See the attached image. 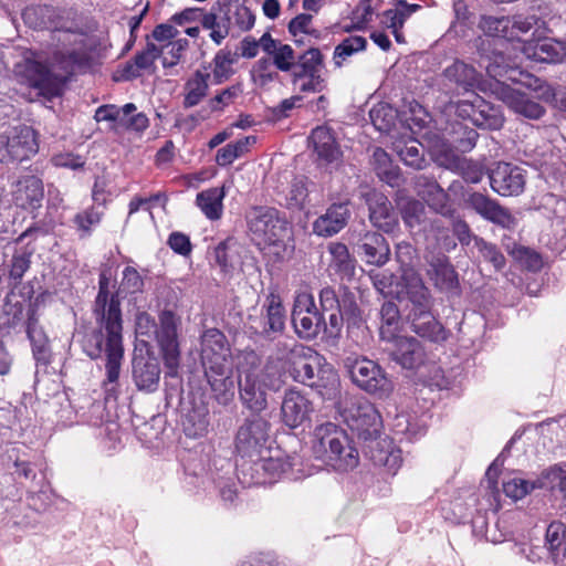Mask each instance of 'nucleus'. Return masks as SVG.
<instances>
[{
	"label": "nucleus",
	"instance_id": "1",
	"mask_svg": "<svg viewBox=\"0 0 566 566\" xmlns=\"http://www.w3.org/2000/svg\"><path fill=\"white\" fill-rule=\"evenodd\" d=\"M22 18L32 29L49 30L50 36L41 51L15 45L19 60L13 62V72L29 86L57 95L75 72L91 66L90 38L66 10L52 6H29Z\"/></svg>",
	"mask_w": 566,
	"mask_h": 566
},
{
	"label": "nucleus",
	"instance_id": "2",
	"mask_svg": "<svg viewBox=\"0 0 566 566\" xmlns=\"http://www.w3.org/2000/svg\"><path fill=\"white\" fill-rule=\"evenodd\" d=\"M336 400V408L347 426L357 436L369 441V454L371 461L379 467H385L389 472L396 473L401 464V452L390 448L388 439L377 440L382 428L381 417L375 406L365 397L342 394L339 391Z\"/></svg>",
	"mask_w": 566,
	"mask_h": 566
},
{
	"label": "nucleus",
	"instance_id": "3",
	"mask_svg": "<svg viewBox=\"0 0 566 566\" xmlns=\"http://www.w3.org/2000/svg\"><path fill=\"white\" fill-rule=\"evenodd\" d=\"M312 451L317 459L339 471L354 469L359 460L357 449L350 444L346 433L333 422H325L315 428Z\"/></svg>",
	"mask_w": 566,
	"mask_h": 566
},
{
	"label": "nucleus",
	"instance_id": "4",
	"mask_svg": "<svg viewBox=\"0 0 566 566\" xmlns=\"http://www.w3.org/2000/svg\"><path fill=\"white\" fill-rule=\"evenodd\" d=\"M108 286L109 280L105 274H102L93 313L105 331V354H124L120 303L117 294L111 295Z\"/></svg>",
	"mask_w": 566,
	"mask_h": 566
},
{
	"label": "nucleus",
	"instance_id": "5",
	"mask_svg": "<svg viewBox=\"0 0 566 566\" xmlns=\"http://www.w3.org/2000/svg\"><path fill=\"white\" fill-rule=\"evenodd\" d=\"M322 360L324 356H296L289 373L295 381L316 387L323 399L335 400L340 380L334 367Z\"/></svg>",
	"mask_w": 566,
	"mask_h": 566
},
{
	"label": "nucleus",
	"instance_id": "6",
	"mask_svg": "<svg viewBox=\"0 0 566 566\" xmlns=\"http://www.w3.org/2000/svg\"><path fill=\"white\" fill-rule=\"evenodd\" d=\"M418 290L407 293L410 302L408 319L412 331L423 339L432 343L444 342L448 337L447 331L431 313V296L426 285L416 282Z\"/></svg>",
	"mask_w": 566,
	"mask_h": 566
},
{
	"label": "nucleus",
	"instance_id": "7",
	"mask_svg": "<svg viewBox=\"0 0 566 566\" xmlns=\"http://www.w3.org/2000/svg\"><path fill=\"white\" fill-rule=\"evenodd\" d=\"M294 90L300 93H321L327 86L324 55L319 49L310 45L298 53L296 65L291 72Z\"/></svg>",
	"mask_w": 566,
	"mask_h": 566
},
{
	"label": "nucleus",
	"instance_id": "8",
	"mask_svg": "<svg viewBox=\"0 0 566 566\" xmlns=\"http://www.w3.org/2000/svg\"><path fill=\"white\" fill-rule=\"evenodd\" d=\"M271 423L260 413H252L239 426L234 438V450L241 458L253 460L268 453Z\"/></svg>",
	"mask_w": 566,
	"mask_h": 566
},
{
	"label": "nucleus",
	"instance_id": "9",
	"mask_svg": "<svg viewBox=\"0 0 566 566\" xmlns=\"http://www.w3.org/2000/svg\"><path fill=\"white\" fill-rule=\"evenodd\" d=\"M247 220L258 244H275L290 234L286 218L274 208L255 207L248 213Z\"/></svg>",
	"mask_w": 566,
	"mask_h": 566
},
{
	"label": "nucleus",
	"instance_id": "10",
	"mask_svg": "<svg viewBox=\"0 0 566 566\" xmlns=\"http://www.w3.org/2000/svg\"><path fill=\"white\" fill-rule=\"evenodd\" d=\"M352 380L363 390L379 398H387L392 389L391 380L381 367L367 356H356L347 364Z\"/></svg>",
	"mask_w": 566,
	"mask_h": 566
},
{
	"label": "nucleus",
	"instance_id": "11",
	"mask_svg": "<svg viewBox=\"0 0 566 566\" xmlns=\"http://www.w3.org/2000/svg\"><path fill=\"white\" fill-rule=\"evenodd\" d=\"M292 323L296 334L305 339H312L321 331H326L323 313L317 310L314 296L311 293L300 292L295 296Z\"/></svg>",
	"mask_w": 566,
	"mask_h": 566
},
{
	"label": "nucleus",
	"instance_id": "12",
	"mask_svg": "<svg viewBox=\"0 0 566 566\" xmlns=\"http://www.w3.org/2000/svg\"><path fill=\"white\" fill-rule=\"evenodd\" d=\"M457 114L483 129L496 130L504 124L501 111L476 93H471L470 98L460 99L457 103Z\"/></svg>",
	"mask_w": 566,
	"mask_h": 566
},
{
	"label": "nucleus",
	"instance_id": "13",
	"mask_svg": "<svg viewBox=\"0 0 566 566\" xmlns=\"http://www.w3.org/2000/svg\"><path fill=\"white\" fill-rule=\"evenodd\" d=\"M401 331L402 321L398 306L394 302H385L380 310V339L392 344L400 354H415L419 342L415 337L401 335Z\"/></svg>",
	"mask_w": 566,
	"mask_h": 566
},
{
	"label": "nucleus",
	"instance_id": "14",
	"mask_svg": "<svg viewBox=\"0 0 566 566\" xmlns=\"http://www.w3.org/2000/svg\"><path fill=\"white\" fill-rule=\"evenodd\" d=\"M4 145L9 161H23L39 150L35 132L25 125L9 127L4 130Z\"/></svg>",
	"mask_w": 566,
	"mask_h": 566
},
{
	"label": "nucleus",
	"instance_id": "15",
	"mask_svg": "<svg viewBox=\"0 0 566 566\" xmlns=\"http://www.w3.org/2000/svg\"><path fill=\"white\" fill-rule=\"evenodd\" d=\"M494 93L510 109L525 118L538 119L545 113V108L532 99L527 93L512 87L504 82H496Z\"/></svg>",
	"mask_w": 566,
	"mask_h": 566
},
{
	"label": "nucleus",
	"instance_id": "16",
	"mask_svg": "<svg viewBox=\"0 0 566 566\" xmlns=\"http://www.w3.org/2000/svg\"><path fill=\"white\" fill-rule=\"evenodd\" d=\"M522 53L535 62L562 63L566 60V41L538 34L523 43Z\"/></svg>",
	"mask_w": 566,
	"mask_h": 566
},
{
	"label": "nucleus",
	"instance_id": "17",
	"mask_svg": "<svg viewBox=\"0 0 566 566\" xmlns=\"http://www.w3.org/2000/svg\"><path fill=\"white\" fill-rule=\"evenodd\" d=\"M490 184L500 196H518L525 187L524 170L509 163H499L491 170Z\"/></svg>",
	"mask_w": 566,
	"mask_h": 566
},
{
	"label": "nucleus",
	"instance_id": "18",
	"mask_svg": "<svg viewBox=\"0 0 566 566\" xmlns=\"http://www.w3.org/2000/svg\"><path fill=\"white\" fill-rule=\"evenodd\" d=\"M312 401L298 390L285 391L281 403V418L289 428H297L310 419Z\"/></svg>",
	"mask_w": 566,
	"mask_h": 566
},
{
	"label": "nucleus",
	"instance_id": "19",
	"mask_svg": "<svg viewBox=\"0 0 566 566\" xmlns=\"http://www.w3.org/2000/svg\"><path fill=\"white\" fill-rule=\"evenodd\" d=\"M365 197L373 226L384 232H392L398 226V217L390 200L375 190L367 192Z\"/></svg>",
	"mask_w": 566,
	"mask_h": 566
},
{
	"label": "nucleus",
	"instance_id": "20",
	"mask_svg": "<svg viewBox=\"0 0 566 566\" xmlns=\"http://www.w3.org/2000/svg\"><path fill=\"white\" fill-rule=\"evenodd\" d=\"M468 205L483 219L497 226L507 229L515 226V219L510 211L483 193H471L468 198Z\"/></svg>",
	"mask_w": 566,
	"mask_h": 566
},
{
	"label": "nucleus",
	"instance_id": "21",
	"mask_svg": "<svg viewBox=\"0 0 566 566\" xmlns=\"http://www.w3.org/2000/svg\"><path fill=\"white\" fill-rule=\"evenodd\" d=\"M427 275L434 287L444 293H455L459 289L458 274L448 256L439 254L429 261Z\"/></svg>",
	"mask_w": 566,
	"mask_h": 566
},
{
	"label": "nucleus",
	"instance_id": "22",
	"mask_svg": "<svg viewBox=\"0 0 566 566\" xmlns=\"http://www.w3.org/2000/svg\"><path fill=\"white\" fill-rule=\"evenodd\" d=\"M44 197L43 182L35 176H24L18 180L14 190V202L25 210H35L41 207Z\"/></svg>",
	"mask_w": 566,
	"mask_h": 566
},
{
	"label": "nucleus",
	"instance_id": "23",
	"mask_svg": "<svg viewBox=\"0 0 566 566\" xmlns=\"http://www.w3.org/2000/svg\"><path fill=\"white\" fill-rule=\"evenodd\" d=\"M18 290L19 292L14 287L11 289L2 306L3 315L7 316V324L10 327H15L24 321L25 303L30 302L34 293L31 283L22 284Z\"/></svg>",
	"mask_w": 566,
	"mask_h": 566
},
{
	"label": "nucleus",
	"instance_id": "24",
	"mask_svg": "<svg viewBox=\"0 0 566 566\" xmlns=\"http://www.w3.org/2000/svg\"><path fill=\"white\" fill-rule=\"evenodd\" d=\"M415 189L418 196L436 212L448 214L451 211L447 192L434 179L423 175L418 176L415 181Z\"/></svg>",
	"mask_w": 566,
	"mask_h": 566
},
{
	"label": "nucleus",
	"instance_id": "25",
	"mask_svg": "<svg viewBox=\"0 0 566 566\" xmlns=\"http://www.w3.org/2000/svg\"><path fill=\"white\" fill-rule=\"evenodd\" d=\"M349 214L348 203H334L315 220L313 230L319 237L336 234L347 224Z\"/></svg>",
	"mask_w": 566,
	"mask_h": 566
},
{
	"label": "nucleus",
	"instance_id": "26",
	"mask_svg": "<svg viewBox=\"0 0 566 566\" xmlns=\"http://www.w3.org/2000/svg\"><path fill=\"white\" fill-rule=\"evenodd\" d=\"M542 205L549 211L547 217L553 220L552 226L556 231L557 239L552 249L562 251L566 247V201L553 193H546L542 198Z\"/></svg>",
	"mask_w": 566,
	"mask_h": 566
},
{
	"label": "nucleus",
	"instance_id": "27",
	"mask_svg": "<svg viewBox=\"0 0 566 566\" xmlns=\"http://www.w3.org/2000/svg\"><path fill=\"white\" fill-rule=\"evenodd\" d=\"M444 77L458 90L463 91L468 98L471 97V93H475L474 90L480 84V73L470 64L463 61H454L443 71Z\"/></svg>",
	"mask_w": 566,
	"mask_h": 566
},
{
	"label": "nucleus",
	"instance_id": "28",
	"mask_svg": "<svg viewBox=\"0 0 566 566\" xmlns=\"http://www.w3.org/2000/svg\"><path fill=\"white\" fill-rule=\"evenodd\" d=\"M133 376L139 389H154L160 376L159 356H134Z\"/></svg>",
	"mask_w": 566,
	"mask_h": 566
},
{
	"label": "nucleus",
	"instance_id": "29",
	"mask_svg": "<svg viewBox=\"0 0 566 566\" xmlns=\"http://www.w3.org/2000/svg\"><path fill=\"white\" fill-rule=\"evenodd\" d=\"M396 259L400 264L401 271V281L403 284V289L406 290V294L409 292L417 291L416 287L419 281L420 285H424L420 275L415 271V261L417 259L416 249L407 242H400L396 248Z\"/></svg>",
	"mask_w": 566,
	"mask_h": 566
},
{
	"label": "nucleus",
	"instance_id": "30",
	"mask_svg": "<svg viewBox=\"0 0 566 566\" xmlns=\"http://www.w3.org/2000/svg\"><path fill=\"white\" fill-rule=\"evenodd\" d=\"M358 252L367 263L381 266L388 261L390 249L382 234L366 232L359 239Z\"/></svg>",
	"mask_w": 566,
	"mask_h": 566
},
{
	"label": "nucleus",
	"instance_id": "31",
	"mask_svg": "<svg viewBox=\"0 0 566 566\" xmlns=\"http://www.w3.org/2000/svg\"><path fill=\"white\" fill-rule=\"evenodd\" d=\"M159 328L156 332L161 354H179L178 325L179 319L171 311H164L159 317Z\"/></svg>",
	"mask_w": 566,
	"mask_h": 566
},
{
	"label": "nucleus",
	"instance_id": "32",
	"mask_svg": "<svg viewBox=\"0 0 566 566\" xmlns=\"http://www.w3.org/2000/svg\"><path fill=\"white\" fill-rule=\"evenodd\" d=\"M49 296L48 292L39 294L29 304L27 313V333L32 345L33 354H44L49 347V339L44 331L38 325L36 308Z\"/></svg>",
	"mask_w": 566,
	"mask_h": 566
},
{
	"label": "nucleus",
	"instance_id": "33",
	"mask_svg": "<svg viewBox=\"0 0 566 566\" xmlns=\"http://www.w3.org/2000/svg\"><path fill=\"white\" fill-rule=\"evenodd\" d=\"M209 413L207 403L203 401H193L182 420V428L186 436L195 439L206 436L210 427Z\"/></svg>",
	"mask_w": 566,
	"mask_h": 566
},
{
	"label": "nucleus",
	"instance_id": "34",
	"mask_svg": "<svg viewBox=\"0 0 566 566\" xmlns=\"http://www.w3.org/2000/svg\"><path fill=\"white\" fill-rule=\"evenodd\" d=\"M239 386L240 398L250 410L254 411V413H260L266 408L265 391L252 373L245 374L244 378L239 380Z\"/></svg>",
	"mask_w": 566,
	"mask_h": 566
},
{
	"label": "nucleus",
	"instance_id": "35",
	"mask_svg": "<svg viewBox=\"0 0 566 566\" xmlns=\"http://www.w3.org/2000/svg\"><path fill=\"white\" fill-rule=\"evenodd\" d=\"M238 54L228 49L219 50L212 61L201 69L205 72L211 70L212 83L216 85L222 84L228 81L233 74V65L238 62Z\"/></svg>",
	"mask_w": 566,
	"mask_h": 566
},
{
	"label": "nucleus",
	"instance_id": "36",
	"mask_svg": "<svg viewBox=\"0 0 566 566\" xmlns=\"http://www.w3.org/2000/svg\"><path fill=\"white\" fill-rule=\"evenodd\" d=\"M210 77V72L199 69L186 81L182 102L185 108L197 106L207 96Z\"/></svg>",
	"mask_w": 566,
	"mask_h": 566
},
{
	"label": "nucleus",
	"instance_id": "37",
	"mask_svg": "<svg viewBox=\"0 0 566 566\" xmlns=\"http://www.w3.org/2000/svg\"><path fill=\"white\" fill-rule=\"evenodd\" d=\"M311 140L318 158L327 164L336 163L342 156L339 147L331 130L326 127H316L311 134Z\"/></svg>",
	"mask_w": 566,
	"mask_h": 566
},
{
	"label": "nucleus",
	"instance_id": "38",
	"mask_svg": "<svg viewBox=\"0 0 566 566\" xmlns=\"http://www.w3.org/2000/svg\"><path fill=\"white\" fill-rule=\"evenodd\" d=\"M329 253V271L342 279L350 277L355 271V260L350 256L347 247L340 242H332L327 247Z\"/></svg>",
	"mask_w": 566,
	"mask_h": 566
},
{
	"label": "nucleus",
	"instance_id": "39",
	"mask_svg": "<svg viewBox=\"0 0 566 566\" xmlns=\"http://www.w3.org/2000/svg\"><path fill=\"white\" fill-rule=\"evenodd\" d=\"M226 192L222 188H209L199 192L196 197V203L201 212L209 220H219L223 212V199Z\"/></svg>",
	"mask_w": 566,
	"mask_h": 566
},
{
	"label": "nucleus",
	"instance_id": "40",
	"mask_svg": "<svg viewBox=\"0 0 566 566\" xmlns=\"http://www.w3.org/2000/svg\"><path fill=\"white\" fill-rule=\"evenodd\" d=\"M220 10L221 6L217 3L209 12L201 13V25L210 31L209 36L217 45H220L229 35V18L219 15Z\"/></svg>",
	"mask_w": 566,
	"mask_h": 566
},
{
	"label": "nucleus",
	"instance_id": "41",
	"mask_svg": "<svg viewBox=\"0 0 566 566\" xmlns=\"http://www.w3.org/2000/svg\"><path fill=\"white\" fill-rule=\"evenodd\" d=\"M564 416L558 419H551L537 426V431L543 438L544 447L555 449L566 446V430Z\"/></svg>",
	"mask_w": 566,
	"mask_h": 566
},
{
	"label": "nucleus",
	"instance_id": "42",
	"mask_svg": "<svg viewBox=\"0 0 566 566\" xmlns=\"http://www.w3.org/2000/svg\"><path fill=\"white\" fill-rule=\"evenodd\" d=\"M161 49L151 42H148L146 48L137 53L130 63H127L124 72L127 78L139 76L140 70L149 69L154 62L160 56Z\"/></svg>",
	"mask_w": 566,
	"mask_h": 566
},
{
	"label": "nucleus",
	"instance_id": "43",
	"mask_svg": "<svg viewBox=\"0 0 566 566\" xmlns=\"http://www.w3.org/2000/svg\"><path fill=\"white\" fill-rule=\"evenodd\" d=\"M546 488L543 472L534 480L528 481L521 478H512L503 482V491L506 496L513 500H521L526 496L532 490Z\"/></svg>",
	"mask_w": 566,
	"mask_h": 566
},
{
	"label": "nucleus",
	"instance_id": "44",
	"mask_svg": "<svg viewBox=\"0 0 566 566\" xmlns=\"http://www.w3.org/2000/svg\"><path fill=\"white\" fill-rule=\"evenodd\" d=\"M265 327L272 332H281L285 324V310L281 297L270 293L265 301Z\"/></svg>",
	"mask_w": 566,
	"mask_h": 566
},
{
	"label": "nucleus",
	"instance_id": "45",
	"mask_svg": "<svg viewBox=\"0 0 566 566\" xmlns=\"http://www.w3.org/2000/svg\"><path fill=\"white\" fill-rule=\"evenodd\" d=\"M313 17L307 13H301L293 18L289 23V32L294 38L297 45L305 44V38H319V31L312 25Z\"/></svg>",
	"mask_w": 566,
	"mask_h": 566
},
{
	"label": "nucleus",
	"instance_id": "46",
	"mask_svg": "<svg viewBox=\"0 0 566 566\" xmlns=\"http://www.w3.org/2000/svg\"><path fill=\"white\" fill-rule=\"evenodd\" d=\"M367 40L360 35H350L335 46L333 61L336 67L343 66L352 55L366 49Z\"/></svg>",
	"mask_w": 566,
	"mask_h": 566
},
{
	"label": "nucleus",
	"instance_id": "47",
	"mask_svg": "<svg viewBox=\"0 0 566 566\" xmlns=\"http://www.w3.org/2000/svg\"><path fill=\"white\" fill-rule=\"evenodd\" d=\"M420 8L419 4H409L405 0H397L394 8L381 14L380 22L385 27H403L406 20Z\"/></svg>",
	"mask_w": 566,
	"mask_h": 566
},
{
	"label": "nucleus",
	"instance_id": "48",
	"mask_svg": "<svg viewBox=\"0 0 566 566\" xmlns=\"http://www.w3.org/2000/svg\"><path fill=\"white\" fill-rule=\"evenodd\" d=\"M32 253V251L27 249H19L13 253L12 259L8 265L9 279L14 281L12 287L20 289V282L25 272L30 269Z\"/></svg>",
	"mask_w": 566,
	"mask_h": 566
},
{
	"label": "nucleus",
	"instance_id": "49",
	"mask_svg": "<svg viewBox=\"0 0 566 566\" xmlns=\"http://www.w3.org/2000/svg\"><path fill=\"white\" fill-rule=\"evenodd\" d=\"M510 27L509 17L483 15L479 22V28L488 36L511 38Z\"/></svg>",
	"mask_w": 566,
	"mask_h": 566
},
{
	"label": "nucleus",
	"instance_id": "50",
	"mask_svg": "<svg viewBox=\"0 0 566 566\" xmlns=\"http://www.w3.org/2000/svg\"><path fill=\"white\" fill-rule=\"evenodd\" d=\"M472 253L478 252L479 258L492 263L496 270H501L505 264V258L493 243L486 242L484 239H474V247L470 250Z\"/></svg>",
	"mask_w": 566,
	"mask_h": 566
},
{
	"label": "nucleus",
	"instance_id": "51",
	"mask_svg": "<svg viewBox=\"0 0 566 566\" xmlns=\"http://www.w3.org/2000/svg\"><path fill=\"white\" fill-rule=\"evenodd\" d=\"M565 539V525L552 522L546 530V545L555 563L562 562V547Z\"/></svg>",
	"mask_w": 566,
	"mask_h": 566
},
{
	"label": "nucleus",
	"instance_id": "52",
	"mask_svg": "<svg viewBox=\"0 0 566 566\" xmlns=\"http://www.w3.org/2000/svg\"><path fill=\"white\" fill-rule=\"evenodd\" d=\"M229 349L224 334L217 328H209L201 335V354H220Z\"/></svg>",
	"mask_w": 566,
	"mask_h": 566
},
{
	"label": "nucleus",
	"instance_id": "53",
	"mask_svg": "<svg viewBox=\"0 0 566 566\" xmlns=\"http://www.w3.org/2000/svg\"><path fill=\"white\" fill-rule=\"evenodd\" d=\"M262 453L261 457H255L252 462V468L255 472L263 471L269 478H275L281 473L287 471L289 464L279 458L265 457Z\"/></svg>",
	"mask_w": 566,
	"mask_h": 566
},
{
	"label": "nucleus",
	"instance_id": "54",
	"mask_svg": "<svg viewBox=\"0 0 566 566\" xmlns=\"http://www.w3.org/2000/svg\"><path fill=\"white\" fill-rule=\"evenodd\" d=\"M308 197V189L306 179L296 177L290 185L289 191L285 196L286 206L289 209H302Z\"/></svg>",
	"mask_w": 566,
	"mask_h": 566
},
{
	"label": "nucleus",
	"instance_id": "55",
	"mask_svg": "<svg viewBox=\"0 0 566 566\" xmlns=\"http://www.w3.org/2000/svg\"><path fill=\"white\" fill-rule=\"evenodd\" d=\"M369 117L373 125L379 132H388L395 123L394 109L385 103L375 105L370 112Z\"/></svg>",
	"mask_w": 566,
	"mask_h": 566
},
{
	"label": "nucleus",
	"instance_id": "56",
	"mask_svg": "<svg viewBox=\"0 0 566 566\" xmlns=\"http://www.w3.org/2000/svg\"><path fill=\"white\" fill-rule=\"evenodd\" d=\"M242 93V84L235 83L216 94L209 101V106L212 112H221L224 107L231 105Z\"/></svg>",
	"mask_w": 566,
	"mask_h": 566
},
{
	"label": "nucleus",
	"instance_id": "57",
	"mask_svg": "<svg viewBox=\"0 0 566 566\" xmlns=\"http://www.w3.org/2000/svg\"><path fill=\"white\" fill-rule=\"evenodd\" d=\"M546 486L558 490L566 499V463L554 464L543 471Z\"/></svg>",
	"mask_w": 566,
	"mask_h": 566
},
{
	"label": "nucleus",
	"instance_id": "58",
	"mask_svg": "<svg viewBox=\"0 0 566 566\" xmlns=\"http://www.w3.org/2000/svg\"><path fill=\"white\" fill-rule=\"evenodd\" d=\"M144 289V279L134 266H126L119 285V292L126 294L140 293Z\"/></svg>",
	"mask_w": 566,
	"mask_h": 566
},
{
	"label": "nucleus",
	"instance_id": "59",
	"mask_svg": "<svg viewBox=\"0 0 566 566\" xmlns=\"http://www.w3.org/2000/svg\"><path fill=\"white\" fill-rule=\"evenodd\" d=\"M297 55L291 45L281 43L272 56L273 64L282 72H292L296 65Z\"/></svg>",
	"mask_w": 566,
	"mask_h": 566
},
{
	"label": "nucleus",
	"instance_id": "60",
	"mask_svg": "<svg viewBox=\"0 0 566 566\" xmlns=\"http://www.w3.org/2000/svg\"><path fill=\"white\" fill-rule=\"evenodd\" d=\"M374 286L382 295H391L394 293L405 292L403 284L397 283V289H394L396 276L387 271L378 272L371 276Z\"/></svg>",
	"mask_w": 566,
	"mask_h": 566
},
{
	"label": "nucleus",
	"instance_id": "61",
	"mask_svg": "<svg viewBox=\"0 0 566 566\" xmlns=\"http://www.w3.org/2000/svg\"><path fill=\"white\" fill-rule=\"evenodd\" d=\"M400 159L407 165L415 169H422L424 167V159L420 153V148L415 143L405 145L398 149Z\"/></svg>",
	"mask_w": 566,
	"mask_h": 566
},
{
	"label": "nucleus",
	"instance_id": "62",
	"mask_svg": "<svg viewBox=\"0 0 566 566\" xmlns=\"http://www.w3.org/2000/svg\"><path fill=\"white\" fill-rule=\"evenodd\" d=\"M102 217V212L95 208H90L84 210L83 212L77 213L74 217V222L77 226L78 230L88 233L93 226L99 223Z\"/></svg>",
	"mask_w": 566,
	"mask_h": 566
},
{
	"label": "nucleus",
	"instance_id": "63",
	"mask_svg": "<svg viewBox=\"0 0 566 566\" xmlns=\"http://www.w3.org/2000/svg\"><path fill=\"white\" fill-rule=\"evenodd\" d=\"M319 303L322 307V313L334 312L338 310L346 308V305H342L334 289L326 286L319 292Z\"/></svg>",
	"mask_w": 566,
	"mask_h": 566
},
{
	"label": "nucleus",
	"instance_id": "64",
	"mask_svg": "<svg viewBox=\"0 0 566 566\" xmlns=\"http://www.w3.org/2000/svg\"><path fill=\"white\" fill-rule=\"evenodd\" d=\"M423 211L424 207L421 202L410 201L402 211V219L408 227L415 228L421 223Z\"/></svg>",
	"mask_w": 566,
	"mask_h": 566
}]
</instances>
